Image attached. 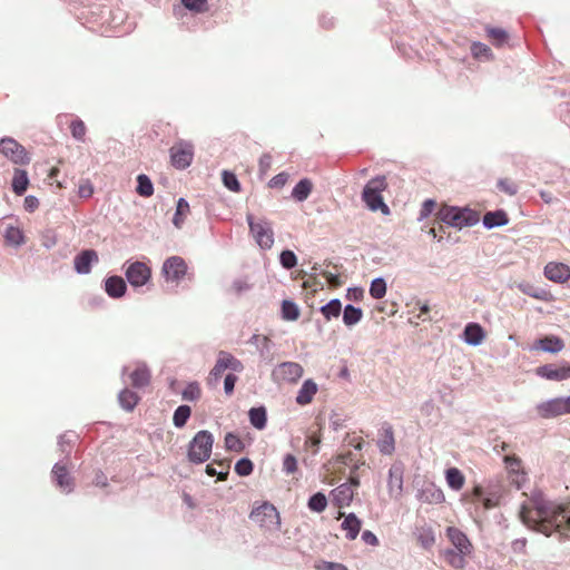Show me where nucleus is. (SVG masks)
<instances>
[{
    "mask_svg": "<svg viewBox=\"0 0 570 570\" xmlns=\"http://www.w3.org/2000/svg\"><path fill=\"white\" fill-rule=\"evenodd\" d=\"M342 311V304L340 299H332L330 303L321 308L324 317L330 321L332 317H338Z\"/></svg>",
    "mask_w": 570,
    "mask_h": 570,
    "instance_id": "obj_47",
    "label": "nucleus"
},
{
    "mask_svg": "<svg viewBox=\"0 0 570 570\" xmlns=\"http://www.w3.org/2000/svg\"><path fill=\"white\" fill-rule=\"evenodd\" d=\"M287 180H288V174L283 171V173H279L276 176H274L269 180L268 186L271 188H282L286 185Z\"/></svg>",
    "mask_w": 570,
    "mask_h": 570,
    "instance_id": "obj_61",
    "label": "nucleus"
},
{
    "mask_svg": "<svg viewBox=\"0 0 570 570\" xmlns=\"http://www.w3.org/2000/svg\"><path fill=\"white\" fill-rule=\"evenodd\" d=\"M303 367L295 362L281 363L273 371V377L277 382L296 383L303 376Z\"/></svg>",
    "mask_w": 570,
    "mask_h": 570,
    "instance_id": "obj_15",
    "label": "nucleus"
},
{
    "mask_svg": "<svg viewBox=\"0 0 570 570\" xmlns=\"http://www.w3.org/2000/svg\"><path fill=\"white\" fill-rule=\"evenodd\" d=\"M503 461L505 463V469L509 473L511 482L514 483L518 489H520L527 481V473L522 466L521 459L512 454L505 455Z\"/></svg>",
    "mask_w": 570,
    "mask_h": 570,
    "instance_id": "obj_17",
    "label": "nucleus"
},
{
    "mask_svg": "<svg viewBox=\"0 0 570 570\" xmlns=\"http://www.w3.org/2000/svg\"><path fill=\"white\" fill-rule=\"evenodd\" d=\"M94 262H98V254L94 249L82 250L75 257V268L79 274H88Z\"/></svg>",
    "mask_w": 570,
    "mask_h": 570,
    "instance_id": "obj_23",
    "label": "nucleus"
},
{
    "mask_svg": "<svg viewBox=\"0 0 570 570\" xmlns=\"http://www.w3.org/2000/svg\"><path fill=\"white\" fill-rule=\"evenodd\" d=\"M485 32H487V38L490 40V42L494 47L500 48L504 43H507L508 40H509L508 32L504 29H502V28L487 26L485 27Z\"/></svg>",
    "mask_w": 570,
    "mask_h": 570,
    "instance_id": "obj_30",
    "label": "nucleus"
},
{
    "mask_svg": "<svg viewBox=\"0 0 570 570\" xmlns=\"http://www.w3.org/2000/svg\"><path fill=\"white\" fill-rule=\"evenodd\" d=\"M226 370H230L233 372H242L244 366L239 360H237L234 355L228 352L220 351L218 353L217 361L208 374L207 385L212 387H216L219 380L222 379L223 373Z\"/></svg>",
    "mask_w": 570,
    "mask_h": 570,
    "instance_id": "obj_5",
    "label": "nucleus"
},
{
    "mask_svg": "<svg viewBox=\"0 0 570 570\" xmlns=\"http://www.w3.org/2000/svg\"><path fill=\"white\" fill-rule=\"evenodd\" d=\"M421 500L432 504H440L445 500L443 491L433 484L424 488L421 491Z\"/></svg>",
    "mask_w": 570,
    "mask_h": 570,
    "instance_id": "obj_31",
    "label": "nucleus"
},
{
    "mask_svg": "<svg viewBox=\"0 0 570 570\" xmlns=\"http://www.w3.org/2000/svg\"><path fill=\"white\" fill-rule=\"evenodd\" d=\"M508 220V216L503 210L489 212L483 216V224L489 228L503 226Z\"/></svg>",
    "mask_w": 570,
    "mask_h": 570,
    "instance_id": "obj_35",
    "label": "nucleus"
},
{
    "mask_svg": "<svg viewBox=\"0 0 570 570\" xmlns=\"http://www.w3.org/2000/svg\"><path fill=\"white\" fill-rule=\"evenodd\" d=\"M498 188L510 196H513L518 193V185L510 178L500 179L498 181Z\"/></svg>",
    "mask_w": 570,
    "mask_h": 570,
    "instance_id": "obj_55",
    "label": "nucleus"
},
{
    "mask_svg": "<svg viewBox=\"0 0 570 570\" xmlns=\"http://www.w3.org/2000/svg\"><path fill=\"white\" fill-rule=\"evenodd\" d=\"M191 414L188 405H180L176 409L173 416V422L176 428H183Z\"/></svg>",
    "mask_w": 570,
    "mask_h": 570,
    "instance_id": "obj_45",
    "label": "nucleus"
},
{
    "mask_svg": "<svg viewBox=\"0 0 570 570\" xmlns=\"http://www.w3.org/2000/svg\"><path fill=\"white\" fill-rule=\"evenodd\" d=\"M282 317L286 321H296L299 317V309L291 301H284L282 304Z\"/></svg>",
    "mask_w": 570,
    "mask_h": 570,
    "instance_id": "obj_48",
    "label": "nucleus"
},
{
    "mask_svg": "<svg viewBox=\"0 0 570 570\" xmlns=\"http://www.w3.org/2000/svg\"><path fill=\"white\" fill-rule=\"evenodd\" d=\"M344 518L342 522V529L346 532L345 537L348 540H354L358 535L362 527L361 520L354 514L340 511L337 519Z\"/></svg>",
    "mask_w": 570,
    "mask_h": 570,
    "instance_id": "obj_22",
    "label": "nucleus"
},
{
    "mask_svg": "<svg viewBox=\"0 0 570 570\" xmlns=\"http://www.w3.org/2000/svg\"><path fill=\"white\" fill-rule=\"evenodd\" d=\"M463 338L470 345H479L485 338V332L480 324L469 323L464 328Z\"/></svg>",
    "mask_w": 570,
    "mask_h": 570,
    "instance_id": "obj_26",
    "label": "nucleus"
},
{
    "mask_svg": "<svg viewBox=\"0 0 570 570\" xmlns=\"http://www.w3.org/2000/svg\"><path fill=\"white\" fill-rule=\"evenodd\" d=\"M544 276L554 283H566L570 278V267L563 263L550 262L544 267Z\"/></svg>",
    "mask_w": 570,
    "mask_h": 570,
    "instance_id": "obj_21",
    "label": "nucleus"
},
{
    "mask_svg": "<svg viewBox=\"0 0 570 570\" xmlns=\"http://www.w3.org/2000/svg\"><path fill=\"white\" fill-rule=\"evenodd\" d=\"M321 274L326 278L327 283L332 287H338L342 285V281L338 274L332 273L330 271H323Z\"/></svg>",
    "mask_w": 570,
    "mask_h": 570,
    "instance_id": "obj_64",
    "label": "nucleus"
},
{
    "mask_svg": "<svg viewBox=\"0 0 570 570\" xmlns=\"http://www.w3.org/2000/svg\"><path fill=\"white\" fill-rule=\"evenodd\" d=\"M352 461V453L348 452L346 454H340L333 460H330L325 465L326 474H325V481L328 484H334L338 480V475L341 473H344L345 468L348 465V463Z\"/></svg>",
    "mask_w": 570,
    "mask_h": 570,
    "instance_id": "obj_16",
    "label": "nucleus"
},
{
    "mask_svg": "<svg viewBox=\"0 0 570 570\" xmlns=\"http://www.w3.org/2000/svg\"><path fill=\"white\" fill-rule=\"evenodd\" d=\"M468 554H463L460 551H455L452 549H446L443 552L445 562L455 569H462L465 567V563H466L465 557Z\"/></svg>",
    "mask_w": 570,
    "mask_h": 570,
    "instance_id": "obj_36",
    "label": "nucleus"
},
{
    "mask_svg": "<svg viewBox=\"0 0 570 570\" xmlns=\"http://www.w3.org/2000/svg\"><path fill=\"white\" fill-rule=\"evenodd\" d=\"M446 537L450 542L454 546L456 551L463 554H471L472 543L468 539L466 534L455 527H449L446 529Z\"/></svg>",
    "mask_w": 570,
    "mask_h": 570,
    "instance_id": "obj_19",
    "label": "nucleus"
},
{
    "mask_svg": "<svg viewBox=\"0 0 570 570\" xmlns=\"http://www.w3.org/2000/svg\"><path fill=\"white\" fill-rule=\"evenodd\" d=\"M297 460L293 454H286L283 460V470L286 474H293L297 471Z\"/></svg>",
    "mask_w": 570,
    "mask_h": 570,
    "instance_id": "obj_58",
    "label": "nucleus"
},
{
    "mask_svg": "<svg viewBox=\"0 0 570 570\" xmlns=\"http://www.w3.org/2000/svg\"><path fill=\"white\" fill-rule=\"evenodd\" d=\"M238 377L234 373H228L224 380V391L227 395H232Z\"/></svg>",
    "mask_w": 570,
    "mask_h": 570,
    "instance_id": "obj_62",
    "label": "nucleus"
},
{
    "mask_svg": "<svg viewBox=\"0 0 570 570\" xmlns=\"http://www.w3.org/2000/svg\"><path fill=\"white\" fill-rule=\"evenodd\" d=\"M217 465L220 468L219 471L214 468V464H208L206 466V473L210 476L217 475L218 480H226L229 466L224 462H218Z\"/></svg>",
    "mask_w": 570,
    "mask_h": 570,
    "instance_id": "obj_53",
    "label": "nucleus"
},
{
    "mask_svg": "<svg viewBox=\"0 0 570 570\" xmlns=\"http://www.w3.org/2000/svg\"><path fill=\"white\" fill-rule=\"evenodd\" d=\"M126 289V282L120 276H110L105 282V291L112 298L124 296Z\"/></svg>",
    "mask_w": 570,
    "mask_h": 570,
    "instance_id": "obj_27",
    "label": "nucleus"
},
{
    "mask_svg": "<svg viewBox=\"0 0 570 570\" xmlns=\"http://www.w3.org/2000/svg\"><path fill=\"white\" fill-rule=\"evenodd\" d=\"M246 218L250 234L255 238L258 246L264 249H269L274 244V232L271 226V223L267 222L266 219H259L258 222H254V217L252 214H248Z\"/></svg>",
    "mask_w": 570,
    "mask_h": 570,
    "instance_id": "obj_7",
    "label": "nucleus"
},
{
    "mask_svg": "<svg viewBox=\"0 0 570 570\" xmlns=\"http://www.w3.org/2000/svg\"><path fill=\"white\" fill-rule=\"evenodd\" d=\"M70 132L75 139L83 141L87 132L85 122L80 119L72 120L70 124Z\"/></svg>",
    "mask_w": 570,
    "mask_h": 570,
    "instance_id": "obj_50",
    "label": "nucleus"
},
{
    "mask_svg": "<svg viewBox=\"0 0 570 570\" xmlns=\"http://www.w3.org/2000/svg\"><path fill=\"white\" fill-rule=\"evenodd\" d=\"M441 222L456 228L473 226L479 222V214L470 208L443 206L438 213Z\"/></svg>",
    "mask_w": 570,
    "mask_h": 570,
    "instance_id": "obj_2",
    "label": "nucleus"
},
{
    "mask_svg": "<svg viewBox=\"0 0 570 570\" xmlns=\"http://www.w3.org/2000/svg\"><path fill=\"white\" fill-rule=\"evenodd\" d=\"M279 258L283 267L287 269L293 268L297 263L296 255L292 250H283Z\"/></svg>",
    "mask_w": 570,
    "mask_h": 570,
    "instance_id": "obj_59",
    "label": "nucleus"
},
{
    "mask_svg": "<svg viewBox=\"0 0 570 570\" xmlns=\"http://www.w3.org/2000/svg\"><path fill=\"white\" fill-rule=\"evenodd\" d=\"M313 183L309 179L304 178L293 188L292 197L297 202H304L311 195Z\"/></svg>",
    "mask_w": 570,
    "mask_h": 570,
    "instance_id": "obj_33",
    "label": "nucleus"
},
{
    "mask_svg": "<svg viewBox=\"0 0 570 570\" xmlns=\"http://www.w3.org/2000/svg\"><path fill=\"white\" fill-rule=\"evenodd\" d=\"M303 287L305 289H309L314 295L318 291L323 289V284L315 275H313L303 283Z\"/></svg>",
    "mask_w": 570,
    "mask_h": 570,
    "instance_id": "obj_60",
    "label": "nucleus"
},
{
    "mask_svg": "<svg viewBox=\"0 0 570 570\" xmlns=\"http://www.w3.org/2000/svg\"><path fill=\"white\" fill-rule=\"evenodd\" d=\"M223 183L224 185L232 191H239L240 190V184L235 176V174L224 170L223 171Z\"/></svg>",
    "mask_w": 570,
    "mask_h": 570,
    "instance_id": "obj_54",
    "label": "nucleus"
},
{
    "mask_svg": "<svg viewBox=\"0 0 570 570\" xmlns=\"http://www.w3.org/2000/svg\"><path fill=\"white\" fill-rule=\"evenodd\" d=\"M445 480L448 485L454 491H460L465 483V476L458 468L448 469L445 471Z\"/></svg>",
    "mask_w": 570,
    "mask_h": 570,
    "instance_id": "obj_32",
    "label": "nucleus"
},
{
    "mask_svg": "<svg viewBox=\"0 0 570 570\" xmlns=\"http://www.w3.org/2000/svg\"><path fill=\"white\" fill-rule=\"evenodd\" d=\"M377 446L382 454L391 455L395 450V439L393 428L390 423H383L377 440Z\"/></svg>",
    "mask_w": 570,
    "mask_h": 570,
    "instance_id": "obj_20",
    "label": "nucleus"
},
{
    "mask_svg": "<svg viewBox=\"0 0 570 570\" xmlns=\"http://www.w3.org/2000/svg\"><path fill=\"white\" fill-rule=\"evenodd\" d=\"M471 52H472V56L475 58V59H485V60H492L493 59V53L491 51V49L482 43V42H473L471 45Z\"/></svg>",
    "mask_w": 570,
    "mask_h": 570,
    "instance_id": "obj_46",
    "label": "nucleus"
},
{
    "mask_svg": "<svg viewBox=\"0 0 570 570\" xmlns=\"http://www.w3.org/2000/svg\"><path fill=\"white\" fill-rule=\"evenodd\" d=\"M7 243L19 246L24 243L23 232L18 226H8L4 233Z\"/></svg>",
    "mask_w": 570,
    "mask_h": 570,
    "instance_id": "obj_42",
    "label": "nucleus"
},
{
    "mask_svg": "<svg viewBox=\"0 0 570 570\" xmlns=\"http://www.w3.org/2000/svg\"><path fill=\"white\" fill-rule=\"evenodd\" d=\"M171 165L178 169H185L191 164L194 147L190 142L178 141L169 150Z\"/></svg>",
    "mask_w": 570,
    "mask_h": 570,
    "instance_id": "obj_12",
    "label": "nucleus"
},
{
    "mask_svg": "<svg viewBox=\"0 0 570 570\" xmlns=\"http://www.w3.org/2000/svg\"><path fill=\"white\" fill-rule=\"evenodd\" d=\"M249 421L252 425L258 430H262L266 425L267 416L265 407H253L249 410Z\"/></svg>",
    "mask_w": 570,
    "mask_h": 570,
    "instance_id": "obj_39",
    "label": "nucleus"
},
{
    "mask_svg": "<svg viewBox=\"0 0 570 570\" xmlns=\"http://www.w3.org/2000/svg\"><path fill=\"white\" fill-rule=\"evenodd\" d=\"M125 275L131 286L139 287L150 279L151 269L142 262H134L128 265Z\"/></svg>",
    "mask_w": 570,
    "mask_h": 570,
    "instance_id": "obj_14",
    "label": "nucleus"
},
{
    "mask_svg": "<svg viewBox=\"0 0 570 570\" xmlns=\"http://www.w3.org/2000/svg\"><path fill=\"white\" fill-rule=\"evenodd\" d=\"M316 393H317V384L313 380H306L297 393V396H296L297 404H299V405L309 404Z\"/></svg>",
    "mask_w": 570,
    "mask_h": 570,
    "instance_id": "obj_28",
    "label": "nucleus"
},
{
    "mask_svg": "<svg viewBox=\"0 0 570 570\" xmlns=\"http://www.w3.org/2000/svg\"><path fill=\"white\" fill-rule=\"evenodd\" d=\"M404 471V464L400 461L394 462L390 466L387 489L390 497L394 500H399L403 494Z\"/></svg>",
    "mask_w": 570,
    "mask_h": 570,
    "instance_id": "obj_13",
    "label": "nucleus"
},
{
    "mask_svg": "<svg viewBox=\"0 0 570 570\" xmlns=\"http://www.w3.org/2000/svg\"><path fill=\"white\" fill-rule=\"evenodd\" d=\"M213 436L208 431H199L189 444L188 458L191 462L203 463L210 456Z\"/></svg>",
    "mask_w": 570,
    "mask_h": 570,
    "instance_id": "obj_6",
    "label": "nucleus"
},
{
    "mask_svg": "<svg viewBox=\"0 0 570 570\" xmlns=\"http://www.w3.org/2000/svg\"><path fill=\"white\" fill-rule=\"evenodd\" d=\"M118 400H119L120 405L125 410L131 411L137 405L139 397L135 392H132L128 389H125L119 393Z\"/></svg>",
    "mask_w": 570,
    "mask_h": 570,
    "instance_id": "obj_40",
    "label": "nucleus"
},
{
    "mask_svg": "<svg viewBox=\"0 0 570 570\" xmlns=\"http://www.w3.org/2000/svg\"><path fill=\"white\" fill-rule=\"evenodd\" d=\"M370 294L374 298H382L386 294V283L383 278H376L371 283Z\"/></svg>",
    "mask_w": 570,
    "mask_h": 570,
    "instance_id": "obj_52",
    "label": "nucleus"
},
{
    "mask_svg": "<svg viewBox=\"0 0 570 570\" xmlns=\"http://www.w3.org/2000/svg\"><path fill=\"white\" fill-rule=\"evenodd\" d=\"M235 471L240 476L249 475L253 472V463L249 459H240L236 465Z\"/></svg>",
    "mask_w": 570,
    "mask_h": 570,
    "instance_id": "obj_57",
    "label": "nucleus"
},
{
    "mask_svg": "<svg viewBox=\"0 0 570 570\" xmlns=\"http://www.w3.org/2000/svg\"><path fill=\"white\" fill-rule=\"evenodd\" d=\"M225 445H226L227 450H230V451L240 452L243 450L242 440L233 433H228L225 436Z\"/></svg>",
    "mask_w": 570,
    "mask_h": 570,
    "instance_id": "obj_56",
    "label": "nucleus"
},
{
    "mask_svg": "<svg viewBox=\"0 0 570 570\" xmlns=\"http://www.w3.org/2000/svg\"><path fill=\"white\" fill-rule=\"evenodd\" d=\"M520 519L530 529L549 537L553 532L570 538V504L533 495L521 504Z\"/></svg>",
    "mask_w": 570,
    "mask_h": 570,
    "instance_id": "obj_1",
    "label": "nucleus"
},
{
    "mask_svg": "<svg viewBox=\"0 0 570 570\" xmlns=\"http://www.w3.org/2000/svg\"><path fill=\"white\" fill-rule=\"evenodd\" d=\"M29 185V179L26 170L16 169L12 178V189L17 195H22Z\"/></svg>",
    "mask_w": 570,
    "mask_h": 570,
    "instance_id": "obj_34",
    "label": "nucleus"
},
{
    "mask_svg": "<svg viewBox=\"0 0 570 570\" xmlns=\"http://www.w3.org/2000/svg\"><path fill=\"white\" fill-rule=\"evenodd\" d=\"M307 505L309 510L321 513L327 507V499L324 493L317 492L309 498Z\"/></svg>",
    "mask_w": 570,
    "mask_h": 570,
    "instance_id": "obj_44",
    "label": "nucleus"
},
{
    "mask_svg": "<svg viewBox=\"0 0 570 570\" xmlns=\"http://www.w3.org/2000/svg\"><path fill=\"white\" fill-rule=\"evenodd\" d=\"M249 519L261 528L268 531H278L281 528L279 513L269 502H264L261 505L255 507L249 514Z\"/></svg>",
    "mask_w": 570,
    "mask_h": 570,
    "instance_id": "obj_4",
    "label": "nucleus"
},
{
    "mask_svg": "<svg viewBox=\"0 0 570 570\" xmlns=\"http://www.w3.org/2000/svg\"><path fill=\"white\" fill-rule=\"evenodd\" d=\"M315 568L317 570H348L344 564L330 561H321Z\"/></svg>",
    "mask_w": 570,
    "mask_h": 570,
    "instance_id": "obj_63",
    "label": "nucleus"
},
{
    "mask_svg": "<svg viewBox=\"0 0 570 570\" xmlns=\"http://www.w3.org/2000/svg\"><path fill=\"white\" fill-rule=\"evenodd\" d=\"M187 273V264L179 256L167 258L161 267V274L167 283L178 284Z\"/></svg>",
    "mask_w": 570,
    "mask_h": 570,
    "instance_id": "obj_11",
    "label": "nucleus"
},
{
    "mask_svg": "<svg viewBox=\"0 0 570 570\" xmlns=\"http://www.w3.org/2000/svg\"><path fill=\"white\" fill-rule=\"evenodd\" d=\"M181 3L186 9L197 13L208 11L207 0H181Z\"/></svg>",
    "mask_w": 570,
    "mask_h": 570,
    "instance_id": "obj_51",
    "label": "nucleus"
},
{
    "mask_svg": "<svg viewBox=\"0 0 570 570\" xmlns=\"http://www.w3.org/2000/svg\"><path fill=\"white\" fill-rule=\"evenodd\" d=\"M416 539L424 549H430L435 543V534L430 527L417 529Z\"/></svg>",
    "mask_w": 570,
    "mask_h": 570,
    "instance_id": "obj_38",
    "label": "nucleus"
},
{
    "mask_svg": "<svg viewBox=\"0 0 570 570\" xmlns=\"http://www.w3.org/2000/svg\"><path fill=\"white\" fill-rule=\"evenodd\" d=\"M363 316V312L361 308L354 307L353 305H347L343 312V322L347 326L355 325L361 321Z\"/></svg>",
    "mask_w": 570,
    "mask_h": 570,
    "instance_id": "obj_41",
    "label": "nucleus"
},
{
    "mask_svg": "<svg viewBox=\"0 0 570 570\" xmlns=\"http://www.w3.org/2000/svg\"><path fill=\"white\" fill-rule=\"evenodd\" d=\"M387 187L386 179L384 176H377L371 179L364 187L362 193V199L366 204V206L373 210H381L383 214L387 215L390 209L387 205L383 202V197L381 193Z\"/></svg>",
    "mask_w": 570,
    "mask_h": 570,
    "instance_id": "obj_3",
    "label": "nucleus"
},
{
    "mask_svg": "<svg viewBox=\"0 0 570 570\" xmlns=\"http://www.w3.org/2000/svg\"><path fill=\"white\" fill-rule=\"evenodd\" d=\"M360 487V480L357 476H350L348 482L336 487L331 492L332 502L337 508L342 509L348 507L355 495L356 489Z\"/></svg>",
    "mask_w": 570,
    "mask_h": 570,
    "instance_id": "obj_9",
    "label": "nucleus"
},
{
    "mask_svg": "<svg viewBox=\"0 0 570 570\" xmlns=\"http://www.w3.org/2000/svg\"><path fill=\"white\" fill-rule=\"evenodd\" d=\"M537 374L550 381H563L570 379V363L561 366L546 364L537 368Z\"/></svg>",
    "mask_w": 570,
    "mask_h": 570,
    "instance_id": "obj_18",
    "label": "nucleus"
},
{
    "mask_svg": "<svg viewBox=\"0 0 570 570\" xmlns=\"http://www.w3.org/2000/svg\"><path fill=\"white\" fill-rule=\"evenodd\" d=\"M535 412L540 419L549 420L568 414L566 396L554 397L539 403Z\"/></svg>",
    "mask_w": 570,
    "mask_h": 570,
    "instance_id": "obj_10",
    "label": "nucleus"
},
{
    "mask_svg": "<svg viewBox=\"0 0 570 570\" xmlns=\"http://www.w3.org/2000/svg\"><path fill=\"white\" fill-rule=\"evenodd\" d=\"M52 476L56 484L65 492H70L72 490V480L69 475V472L66 465L56 463L52 468Z\"/></svg>",
    "mask_w": 570,
    "mask_h": 570,
    "instance_id": "obj_25",
    "label": "nucleus"
},
{
    "mask_svg": "<svg viewBox=\"0 0 570 570\" xmlns=\"http://www.w3.org/2000/svg\"><path fill=\"white\" fill-rule=\"evenodd\" d=\"M181 396L186 401H197L202 396V389L197 382L189 383L184 391Z\"/></svg>",
    "mask_w": 570,
    "mask_h": 570,
    "instance_id": "obj_49",
    "label": "nucleus"
},
{
    "mask_svg": "<svg viewBox=\"0 0 570 570\" xmlns=\"http://www.w3.org/2000/svg\"><path fill=\"white\" fill-rule=\"evenodd\" d=\"M137 193L142 197H150L154 194V185L149 177L145 174H140L137 177Z\"/></svg>",
    "mask_w": 570,
    "mask_h": 570,
    "instance_id": "obj_43",
    "label": "nucleus"
},
{
    "mask_svg": "<svg viewBox=\"0 0 570 570\" xmlns=\"http://www.w3.org/2000/svg\"><path fill=\"white\" fill-rule=\"evenodd\" d=\"M190 213V207L185 198H179L177 202L176 213L173 219L174 225L177 228H181L186 217Z\"/></svg>",
    "mask_w": 570,
    "mask_h": 570,
    "instance_id": "obj_37",
    "label": "nucleus"
},
{
    "mask_svg": "<svg viewBox=\"0 0 570 570\" xmlns=\"http://www.w3.org/2000/svg\"><path fill=\"white\" fill-rule=\"evenodd\" d=\"M534 350H540L549 353H558L564 348L563 341L554 335H548L534 342Z\"/></svg>",
    "mask_w": 570,
    "mask_h": 570,
    "instance_id": "obj_24",
    "label": "nucleus"
},
{
    "mask_svg": "<svg viewBox=\"0 0 570 570\" xmlns=\"http://www.w3.org/2000/svg\"><path fill=\"white\" fill-rule=\"evenodd\" d=\"M0 154L14 165H28L31 159L27 149L11 137L0 140Z\"/></svg>",
    "mask_w": 570,
    "mask_h": 570,
    "instance_id": "obj_8",
    "label": "nucleus"
},
{
    "mask_svg": "<svg viewBox=\"0 0 570 570\" xmlns=\"http://www.w3.org/2000/svg\"><path fill=\"white\" fill-rule=\"evenodd\" d=\"M150 372L146 365H138L130 374L131 384L135 387H145L150 383Z\"/></svg>",
    "mask_w": 570,
    "mask_h": 570,
    "instance_id": "obj_29",
    "label": "nucleus"
}]
</instances>
